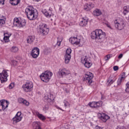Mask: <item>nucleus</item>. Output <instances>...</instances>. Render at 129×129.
<instances>
[{
    "instance_id": "1",
    "label": "nucleus",
    "mask_w": 129,
    "mask_h": 129,
    "mask_svg": "<svg viewBox=\"0 0 129 129\" xmlns=\"http://www.w3.org/2000/svg\"><path fill=\"white\" fill-rule=\"evenodd\" d=\"M91 37L93 40H97L100 43H103L105 39V33L101 29H97L92 32Z\"/></svg>"
},
{
    "instance_id": "2",
    "label": "nucleus",
    "mask_w": 129,
    "mask_h": 129,
    "mask_svg": "<svg viewBox=\"0 0 129 129\" xmlns=\"http://www.w3.org/2000/svg\"><path fill=\"white\" fill-rule=\"evenodd\" d=\"M25 13L29 20H36L37 19V11L32 6H28L25 9Z\"/></svg>"
},
{
    "instance_id": "3",
    "label": "nucleus",
    "mask_w": 129,
    "mask_h": 129,
    "mask_svg": "<svg viewBox=\"0 0 129 129\" xmlns=\"http://www.w3.org/2000/svg\"><path fill=\"white\" fill-rule=\"evenodd\" d=\"M57 75L60 78H63V77H67L69 80H70L72 78L71 72L65 68L59 70Z\"/></svg>"
},
{
    "instance_id": "4",
    "label": "nucleus",
    "mask_w": 129,
    "mask_h": 129,
    "mask_svg": "<svg viewBox=\"0 0 129 129\" xmlns=\"http://www.w3.org/2000/svg\"><path fill=\"white\" fill-rule=\"evenodd\" d=\"M38 32L42 36H46L49 33V28L47 24L40 23L38 27Z\"/></svg>"
},
{
    "instance_id": "5",
    "label": "nucleus",
    "mask_w": 129,
    "mask_h": 129,
    "mask_svg": "<svg viewBox=\"0 0 129 129\" xmlns=\"http://www.w3.org/2000/svg\"><path fill=\"white\" fill-rule=\"evenodd\" d=\"M53 75V73L51 72H45L42 73V74L40 76V78L42 81L45 83H48L51 79V77Z\"/></svg>"
},
{
    "instance_id": "6",
    "label": "nucleus",
    "mask_w": 129,
    "mask_h": 129,
    "mask_svg": "<svg viewBox=\"0 0 129 129\" xmlns=\"http://www.w3.org/2000/svg\"><path fill=\"white\" fill-rule=\"evenodd\" d=\"M114 26L116 29L117 30H122L125 27V24H124V21L121 18H118L116 19L114 21Z\"/></svg>"
},
{
    "instance_id": "7",
    "label": "nucleus",
    "mask_w": 129,
    "mask_h": 129,
    "mask_svg": "<svg viewBox=\"0 0 129 129\" xmlns=\"http://www.w3.org/2000/svg\"><path fill=\"white\" fill-rule=\"evenodd\" d=\"M33 87H34L33 83L32 82H28L23 85L22 88L25 92H31V90H33Z\"/></svg>"
},
{
    "instance_id": "8",
    "label": "nucleus",
    "mask_w": 129,
    "mask_h": 129,
    "mask_svg": "<svg viewBox=\"0 0 129 129\" xmlns=\"http://www.w3.org/2000/svg\"><path fill=\"white\" fill-rule=\"evenodd\" d=\"M14 26L18 27L19 28H23L26 26V21L23 20L21 18H15L13 22Z\"/></svg>"
},
{
    "instance_id": "9",
    "label": "nucleus",
    "mask_w": 129,
    "mask_h": 129,
    "mask_svg": "<svg viewBox=\"0 0 129 129\" xmlns=\"http://www.w3.org/2000/svg\"><path fill=\"white\" fill-rule=\"evenodd\" d=\"M43 100L45 102L52 104L54 102V96L51 94H45L43 97Z\"/></svg>"
},
{
    "instance_id": "10",
    "label": "nucleus",
    "mask_w": 129,
    "mask_h": 129,
    "mask_svg": "<svg viewBox=\"0 0 129 129\" xmlns=\"http://www.w3.org/2000/svg\"><path fill=\"white\" fill-rule=\"evenodd\" d=\"M81 62L86 68H90L92 66V63L86 56L81 58Z\"/></svg>"
},
{
    "instance_id": "11",
    "label": "nucleus",
    "mask_w": 129,
    "mask_h": 129,
    "mask_svg": "<svg viewBox=\"0 0 129 129\" xmlns=\"http://www.w3.org/2000/svg\"><path fill=\"white\" fill-rule=\"evenodd\" d=\"M8 71L7 70H3L2 73H0V80L1 81V83H4L8 81Z\"/></svg>"
},
{
    "instance_id": "12",
    "label": "nucleus",
    "mask_w": 129,
    "mask_h": 129,
    "mask_svg": "<svg viewBox=\"0 0 129 129\" xmlns=\"http://www.w3.org/2000/svg\"><path fill=\"white\" fill-rule=\"evenodd\" d=\"M93 78V74L90 72L87 73L85 75L84 79L88 83L91 84L92 82V79Z\"/></svg>"
},
{
    "instance_id": "13",
    "label": "nucleus",
    "mask_w": 129,
    "mask_h": 129,
    "mask_svg": "<svg viewBox=\"0 0 129 129\" xmlns=\"http://www.w3.org/2000/svg\"><path fill=\"white\" fill-rule=\"evenodd\" d=\"M98 116L100 119L103 121V122H106L110 117L107 114L104 113H99Z\"/></svg>"
},
{
    "instance_id": "14",
    "label": "nucleus",
    "mask_w": 129,
    "mask_h": 129,
    "mask_svg": "<svg viewBox=\"0 0 129 129\" xmlns=\"http://www.w3.org/2000/svg\"><path fill=\"white\" fill-rule=\"evenodd\" d=\"M31 56L33 58H36L39 57L40 54V49L38 47H34L31 51Z\"/></svg>"
},
{
    "instance_id": "15",
    "label": "nucleus",
    "mask_w": 129,
    "mask_h": 129,
    "mask_svg": "<svg viewBox=\"0 0 129 129\" xmlns=\"http://www.w3.org/2000/svg\"><path fill=\"white\" fill-rule=\"evenodd\" d=\"M89 105L93 108H97L100 107L102 105V101H99L98 102H92L91 103H89Z\"/></svg>"
},
{
    "instance_id": "16",
    "label": "nucleus",
    "mask_w": 129,
    "mask_h": 129,
    "mask_svg": "<svg viewBox=\"0 0 129 129\" xmlns=\"http://www.w3.org/2000/svg\"><path fill=\"white\" fill-rule=\"evenodd\" d=\"M9 104H10V102L5 99L1 100L0 101V105L2 106V109L3 110H5L6 108H7V107H8Z\"/></svg>"
},
{
    "instance_id": "17",
    "label": "nucleus",
    "mask_w": 129,
    "mask_h": 129,
    "mask_svg": "<svg viewBox=\"0 0 129 129\" xmlns=\"http://www.w3.org/2000/svg\"><path fill=\"white\" fill-rule=\"evenodd\" d=\"M69 41L72 44L79 45V43H80V39H78L77 37H72L69 39Z\"/></svg>"
},
{
    "instance_id": "18",
    "label": "nucleus",
    "mask_w": 129,
    "mask_h": 129,
    "mask_svg": "<svg viewBox=\"0 0 129 129\" xmlns=\"http://www.w3.org/2000/svg\"><path fill=\"white\" fill-rule=\"evenodd\" d=\"M117 78L115 76H110L107 80L108 86H110L114 82H115Z\"/></svg>"
},
{
    "instance_id": "19",
    "label": "nucleus",
    "mask_w": 129,
    "mask_h": 129,
    "mask_svg": "<svg viewBox=\"0 0 129 129\" xmlns=\"http://www.w3.org/2000/svg\"><path fill=\"white\" fill-rule=\"evenodd\" d=\"M34 114H35V115H37V117H38L39 119H41V120H45L46 119V117L44 116V115L39 113L38 111H35Z\"/></svg>"
},
{
    "instance_id": "20",
    "label": "nucleus",
    "mask_w": 129,
    "mask_h": 129,
    "mask_svg": "<svg viewBox=\"0 0 129 129\" xmlns=\"http://www.w3.org/2000/svg\"><path fill=\"white\" fill-rule=\"evenodd\" d=\"M41 125H42V124L41 122L39 121L34 122L32 124V126L34 129H42Z\"/></svg>"
},
{
    "instance_id": "21",
    "label": "nucleus",
    "mask_w": 129,
    "mask_h": 129,
    "mask_svg": "<svg viewBox=\"0 0 129 129\" xmlns=\"http://www.w3.org/2000/svg\"><path fill=\"white\" fill-rule=\"evenodd\" d=\"M88 23V19L87 18H83L82 20L80 23L81 27H85Z\"/></svg>"
},
{
    "instance_id": "22",
    "label": "nucleus",
    "mask_w": 129,
    "mask_h": 129,
    "mask_svg": "<svg viewBox=\"0 0 129 129\" xmlns=\"http://www.w3.org/2000/svg\"><path fill=\"white\" fill-rule=\"evenodd\" d=\"M35 36L34 35L29 36L27 37V42L29 44H32V43H33V42L35 41Z\"/></svg>"
},
{
    "instance_id": "23",
    "label": "nucleus",
    "mask_w": 129,
    "mask_h": 129,
    "mask_svg": "<svg viewBox=\"0 0 129 129\" xmlns=\"http://www.w3.org/2000/svg\"><path fill=\"white\" fill-rule=\"evenodd\" d=\"M70 59H71V54L64 55V62L66 64L69 63V62H70Z\"/></svg>"
},
{
    "instance_id": "24",
    "label": "nucleus",
    "mask_w": 129,
    "mask_h": 129,
    "mask_svg": "<svg viewBox=\"0 0 129 129\" xmlns=\"http://www.w3.org/2000/svg\"><path fill=\"white\" fill-rule=\"evenodd\" d=\"M10 3L12 6H17L21 3V0H10Z\"/></svg>"
},
{
    "instance_id": "25",
    "label": "nucleus",
    "mask_w": 129,
    "mask_h": 129,
    "mask_svg": "<svg viewBox=\"0 0 129 129\" xmlns=\"http://www.w3.org/2000/svg\"><path fill=\"white\" fill-rule=\"evenodd\" d=\"M93 15L95 17H98L101 15V11L99 9H96L95 11H93Z\"/></svg>"
},
{
    "instance_id": "26",
    "label": "nucleus",
    "mask_w": 129,
    "mask_h": 129,
    "mask_svg": "<svg viewBox=\"0 0 129 129\" xmlns=\"http://www.w3.org/2000/svg\"><path fill=\"white\" fill-rule=\"evenodd\" d=\"M12 53H17L19 51V47L17 46H12L10 49Z\"/></svg>"
},
{
    "instance_id": "27",
    "label": "nucleus",
    "mask_w": 129,
    "mask_h": 129,
    "mask_svg": "<svg viewBox=\"0 0 129 129\" xmlns=\"http://www.w3.org/2000/svg\"><path fill=\"white\" fill-rule=\"evenodd\" d=\"M22 118H23V117L15 116L13 118V122H15L16 123H17V122H19V121H21V120H22Z\"/></svg>"
},
{
    "instance_id": "28",
    "label": "nucleus",
    "mask_w": 129,
    "mask_h": 129,
    "mask_svg": "<svg viewBox=\"0 0 129 129\" xmlns=\"http://www.w3.org/2000/svg\"><path fill=\"white\" fill-rule=\"evenodd\" d=\"M42 13L43 14L45 15V17H47V18H51L52 17V15L51 14H49L48 12H47L46 10H43L42 11Z\"/></svg>"
},
{
    "instance_id": "29",
    "label": "nucleus",
    "mask_w": 129,
    "mask_h": 129,
    "mask_svg": "<svg viewBox=\"0 0 129 129\" xmlns=\"http://www.w3.org/2000/svg\"><path fill=\"white\" fill-rule=\"evenodd\" d=\"M123 77H124L122 76L121 78L118 79L117 81V86H120V84H121V81H122V80H123Z\"/></svg>"
},
{
    "instance_id": "30",
    "label": "nucleus",
    "mask_w": 129,
    "mask_h": 129,
    "mask_svg": "<svg viewBox=\"0 0 129 129\" xmlns=\"http://www.w3.org/2000/svg\"><path fill=\"white\" fill-rule=\"evenodd\" d=\"M63 40V38L62 37H58L57 38V43H56V45L58 46H60V45H61V42H62V40Z\"/></svg>"
},
{
    "instance_id": "31",
    "label": "nucleus",
    "mask_w": 129,
    "mask_h": 129,
    "mask_svg": "<svg viewBox=\"0 0 129 129\" xmlns=\"http://www.w3.org/2000/svg\"><path fill=\"white\" fill-rule=\"evenodd\" d=\"M84 10L86 11H90V9H89V5L88 4H86L84 6Z\"/></svg>"
},
{
    "instance_id": "32",
    "label": "nucleus",
    "mask_w": 129,
    "mask_h": 129,
    "mask_svg": "<svg viewBox=\"0 0 129 129\" xmlns=\"http://www.w3.org/2000/svg\"><path fill=\"white\" fill-rule=\"evenodd\" d=\"M123 15H124V16H125V15H126V14H127L128 13V11H127V7H123Z\"/></svg>"
},
{
    "instance_id": "33",
    "label": "nucleus",
    "mask_w": 129,
    "mask_h": 129,
    "mask_svg": "<svg viewBox=\"0 0 129 129\" xmlns=\"http://www.w3.org/2000/svg\"><path fill=\"white\" fill-rule=\"evenodd\" d=\"M71 52H72V50H71V48H68L67 49L66 54L71 55Z\"/></svg>"
},
{
    "instance_id": "34",
    "label": "nucleus",
    "mask_w": 129,
    "mask_h": 129,
    "mask_svg": "<svg viewBox=\"0 0 129 129\" xmlns=\"http://www.w3.org/2000/svg\"><path fill=\"white\" fill-rule=\"evenodd\" d=\"M63 103L65 107H67V106H70V103L66 100L63 101Z\"/></svg>"
},
{
    "instance_id": "35",
    "label": "nucleus",
    "mask_w": 129,
    "mask_h": 129,
    "mask_svg": "<svg viewBox=\"0 0 129 129\" xmlns=\"http://www.w3.org/2000/svg\"><path fill=\"white\" fill-rule=\"evenodd\" d=\"M126 88L125 89V91L127 93H129V82H128L126 84Z\"/></svg>"
},
{
    "instance_id": "36",
    "label": "nucleus",
    "mask_w": 129,
    "mask_h": 129,
    "mask_svg": "<svg viewBox=\"0 0 129 129\" xmlns=\"http://www.w3.org/2000/svg\"><path fill=\"white\" fill-rule=\"evenodd\" d=\"M110 57H111L110 55L108 54L104 57V59L105 61H108V60L110 59Z\"/></svg>"
},
{
    "instance_id": "37",
    "label": "nucleus",
    "mask_w": 129,
    "mask_h": 129,
    "mask_svg": "<svg viewBox=\"0 0 129 129\" xmlns=\"http://www.w3.org/2000/svg\"><path fill=\"white\" fill-rule=\"evenodd\" d=\"M4 24H6V19H0V25L2 26V25H4Z\"/></svg>"
},
{
    "instance_id": "38",
    "label": "nucleus",
    "mask_w": 129,
    "mask_h": 129,
    "mask_svg": "<svg viewBox=\"0 0 129 129\" xmlns=\"http://www.w3.org/2000/svg\"><path fill=\"white\" fill-rule=\"evenodd\" d=\"M4 40L5 42H9L10 41V37H8L7 36H4Z\"/></svg>"
},
{
    "instance_id": "39",
    "label": "nucleus",
    "mask_w": 129,
    "mask_h": 129,
    "mask_svg": "<svg viewBox=\"0 0 129 129\" xmlns=\"http://www.w3.org/2000/svg\"><path fill=\"white\" fill-rule=\"evenodd\" d=\"M88 5L90 10H91V9H93V8H94V5L93 3H88Z\"/></svg>"
},
{
    "instance_id": "40",
    "label": "nucleus",
    "mask_w": 129,
    "mask_h": 129,
    "mask_svg": "<svg viewBox=\"0 0 129 129\" xmlns=\"http://www.w3.org/2000/svg\"><path fill=\"white\" fill-rule=\"evenodd\" d=\"M116 129H126L125 126H122V125H118L117 126Z\"/></svg>"
},
{
    "instance_id": "41",
    "label": "nucleus",
    "mask_w": 129,
    "mask_h": 129,
    "mask_svg": "<svg viewBox=\"0 0 129 129\" xmlns=\"http://www.w3.org/2000/svg\"><path fill=\"white\" fill-rule=\"evenodd\" d=\"M4 36H7L8 38H10V37L12 36V33L6 32V33L4 34Z\"/></svg>"
},
{
    "instance_id": "42",
    "label": "nucleus",
    "mask_w": 129,
    "mask_h": 129,
    "mask_svg": "<svg viewBox=\"0 0 129 129\" xmlns=\"http://www.w3.org/2000/svg\"><path fill=\"white\" fill-rule=\"evenodd\" d=\"M10 89H13L15 87V84L14 83H11L9 86Z\"/></svg>"
},
{
    "instance_id": "43",
    "label": "nucleus",
    "mask_w": 129,
    "mask_h": 129,
    "mask_svg": "<svg viewBox=\"0 0 129 129\" xmlns=\"http://www.w3.org/2000/svg\"><path fill=\"white\" fill-rule=\"evenodd\" d=\"M24 99L22 98H19L18 99V102L19 103H23L24 102Z\"/></svg>"
},
{
    "instance_id": "44",
    "label": "nucleus",
    "mask_w": 129,
    "mask_h": 129,
    "mask_svg": "<svg viewBox=\"0 0 129 129\" xmlns=\"http://www.w3.org/2000/svg\"><path fill=\"white\" fill-rule=\"evenodd\" d=\"M23 104H25V105H29L30 104V103L26 100H24L23 103H22Z\"/></svg>"
},
{
    "instance_id": "45",
    "label": "nucleus",
    "mask_w": 129,
    "mask_h": 129,
    "mask_svg": "<svg viewBox=\"0 0 129 129\" xmlns=\"http://www.w3.org/2000/svg\"><path fill=\"white\" fill-rule=\"evenodd\" d=\"M64 91H66V93H69V92H70V89L69 88H64Z\"/></svg>"
},
{
    "instance_id": "46",
    "label": "nucleus",
    "mask_w": 129,
    "mask_h": 129,
    "mask_svg": "<svg viewBox=\"0 0 129 129\" xmlns=\"http://www.w3.org/2000/svg\"><path fill=\"white\" fill-rule=\"evenodd\" d=\"M13 64L14 66H16V65H18V61L17 60H13Z\"/></svg>"
},
{
    "instance_id": "47",
    "label": "nucleus",
    "mask_w": 129,
    "mask_h": 129,
    "mask_svg": "<svg viewBox=\"0 0 129 129\" xmlns=\"http://www.w3.org/2000/svg\"><path fill=\"white\" fill-rule=\"evenodd\" d=\"M49 109V106L48 105H45L43 108L44 110H48Z\"/></svg>"
},
{
    "instance_id": "48",
    "label": "nucleus",
    "mask_w": 129,
    "mask_h": 129,
    "mask_svg": "<svg viewBox=\"0 0 129 129\" xmlns=\"http://www.w3.org/2000/svg\"><path fill=\"white\" fill-rule=\"evenodd\" d=\"M118 69V67L117 66H114L113 67V70L114 71H117V70Z\"/></svg>"
},
{
    "instance_id": "49",
    "label": "nucleus",
    "mask_w": 129,
    "mask_h": 129,
    "mask_svg": "<svg viewBox=\"0 0 129 129\" xmlns=\"http://www.w3.org/2000/svg\"><path fill=\"white\" fill-rule=\"evenodd\" d=\"M123 56V54H122V53L120 54L118 56V59H121Z\"/></svg>"
},
{
    "instance_id": "50",
    "label": "nucleus",
    "mask_w": 129,
    "mask_h": 129,
    "mask_svg": "<svg viewBox=\"0 0 129 129\" xmlns=\"http://www.w3.org/2000/svg\"><path fill=\"white\" fill-rule=\"evenodd\" d=\"M16 114L17 115H19V116H22V113L21 112H18Z\"/></svg>"
},
{
    "instance_id": "51",
    "label": "nucleus",
    "mask_w": 129,
    "mask_h": 129,
    "mask_svg": "<svg viewBox=\"0 0 129 129\" xmlns=\"http://www.w3.org/2000/svg\"><path fill=\"white\" fill-rule=\"evenodd\" d=\"M0 4H2L3 5H5V1H4V0H0Z\"/></svg>"
},
{
    "instance_id": "52",
    "label": "nucleus",
    "mask_w": 129,
    "mask_h": 129,
    "mask_svg": "<svg viewBox=\"0 0 129 129\" xmlns=\"http://www.w3.org/2000/svg\"><path fill=\"white\" fill-rule=\"evenodd\" d=\"M122 76L124 77H123V79H124V78H125V73H123L122 74V76H121V77H122Z\"/></svg>"
},
{
    "instance_id": "53",
    "label": "nucleus",
    "mask_w": 129,
    "mask_h": 129,
    "mask_svg": "<svg viewBox=\"0 0 129 129\" xmlns=\"http://www.w3.org/2000/svg\"><path fill=\"white\" fill-rule=\"evenodd\" d=\"M95 128L96 129H102V128L101 127L97 126V125L96 126Z\"/></svg>"
},
{
    "instance_id": "54",
    "label": "nucleus",
    "mask_w": 129,
    "mask_h": 129,
    "mask_svg": "<svg viewBox=\"0 0 129 129\" xmlns=\"http://www.w3.org/2000/svg\"><path fill=\"white\" fill-rule=\"evenodd\" d=\"M59 11L62 12V6H59Z\"/></svg>"
},
{
    "instance_id": "55",
    "label": "nucleus",
    "mask_w": 129,
    "mask_h": 129,
    "mask_svg": "<svg viewBox=\"0 0 129 129\" xmlns=\"http://www.w3.org/2000/svg\"><path fill=\"white\" fill-rule=\"evenodd\" d=\"M107 27H108V28H110V29H111V27H110V25L108 24H106Z\"/></svg>"
},
{
    "instance_id": "56",
    "label": "nucleus",
    "mask_w": 129,
    "mask_h": 129,
    "mask_svg": "<svg viewBox=\"0 0 129 129\" xmlns=\"http://www.w3.org/2000/svg\"><path fill=\"white\" fill-rule=\"evenodd\" d=\"M15 116H16V117H22V116L17 115V114H16V115Z\"/></svg>"
},
{
    "instance_id": "57",
    "label": "nucleus",
    "mask_w": 129,
    "mask_h": 129,
    "mask_svg": "<svg viewBox=\"0 0 129 129\" xmlns=\"http://www.w3.org/2000/svg\"><path fill=\"white\" fill-rule=\"evenodd\" d=\"M58 109H60V110H62V111H63V109H61V108H60V107H58Z\"/></svg>"
},
{
    "instance_id": "58",
    "label": "nucleus",
    "mask_w": 129,
    "mask_h": 129,
    "mask_svg": "<svg viewBox=\"0 0 129 129\" xmlns=\"http://www.w3.org/2000/svg\"><path fill=\"white\" fill-rule=\"evenodd\" d=\"M4 2H5V1H6V0H3Z\"/></svg>"
}]
</instances>
